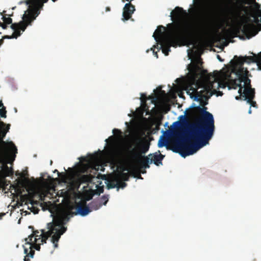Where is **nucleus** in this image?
<instances>
[{
  "instance_id": "2eb2a0df",
  "label": "nucleus",
  "mask_w": 261,
  "mask_h": 261,
  "mask_svg": "<svg viewBox=\"0 0 261 261\" xmlns=\"http://www.w3.org/2000/svg\"><path fill=\"white\" fill-rule=\"evenodd\" d=\"M147 156L149 158L150 164L153 163L155 165L159 166L162 164L165 155L162 154L159 150L158 152L150 153Z\"/></svg>"
},
{
  "instance_id": "c03bdc74",
  "label": "nucleus",
  "mask_w": 261,
  "mask_h": 261,
  "mask_svg": "<svg viewBox=\"0 0 261 261\" xmlns=\"http://www.w3.org/2000/svg\"><path fill=\"white\" fill-rule=\"evenodd\" d=\"M217 59L221 62H222L223 61V59H222V58H221V57L219 55H217Z\"/></svg>"
},
{
  "instance_id": "473e14b6",
  "label": "nucleus",
  "mask_w": 261,
  "mask_h": 261,
  "mask_svg": "<svg viewBox=\"0 0 261 261\" xmlns=\"http://www.w3.org/2000/svg\"><path fill=\"white\" fill-rule=\"evenodd\" d=\"M256 59L257 61V65L258 66V63H261V51L258 53L257 55H256Z\"/></svg>"
},
{
  "instance_id": "bb28decb",
  "label": "nucleus",
  "mask_w": 261,
  "mask_h": 261,
  "mask_svg": "<svg viewBox=\"0 0 261 261\" xmlns=\"http://www.w3.org/2000/svg\"><path fill=\"white\" fill-rule=\"evenodd\" d=\"M168 141V139L166 138L163 139L162 140H160L158 143L159 147H162L164 146H166L167 147V146H168L167 145Z\"/></svg>"
},
{
  "instance_id": "a19ab883",
  "label": "nucleus",
  "mask_w": 261,
  "mask_h": 261,
  "mask_svg": "<svg viewBox=\"0 0 261 261\" xmlns=\"http://www.w3.org/2000/svg\"><path fill=\"white\" fill-rule=\"evenodd\" d=\"M35 248L37 250H40V246L38 245H35Z\"/></svg>"
},
{
  "instance_id": "5701e85b",
  "label": "nucleus",
  "mask_w": 261,
  "mask_h": 261,
  "mask_svg": "<svg viewBox=\"0 0 261 261\" xmlns=\"http://www.w3.org/2000/svg\"><path fill=\"white\" fill-rule=\"evenodd\" d=\"M253 54L252 56H245L244 57L245 60V62L248 63H256L257 64L256 54Z\"/></svg>"
},
{
  "instance_id": "79ce46f5",
  "label": "nucleus",
  "mask_w": 261,
  "mask_h": 261,
  "mask_svg": "<svg viewBox=\"0 0 261 261\" xmlns=\"http://www.w3.org/2000/svg\"><path fill=\"white\" fill-rule=\"evenodd\" d=\"M30 203L32 204H37V201H34L33 199H30Z\"/></svg>"
},
{
  "instance_id": "e433bc0d",
  "label": "nucleus",
  "mask_w": 261,
  "mask_h": 261,
  "mask_svg": "<svg viewBox=\"0 0 261 261\" xmlns=\"http://www.w3.org/2000/svg\"><path fill=\"white\" fill-rule=\"evenodd\" d=\"M150 50H152L153 55L156 57L158 58V55L156 51H155L154 49H153L152 48H150Z\"/></svg>"
},
{
  "instance_id": "c756f323",
  "label": "nucleus",
  "mask_w": 261,
  "mask_h": 261,
  "mask_svg": "<svg viewBox=\"0 0 261 261\" xmlns=\"http://www.w3.org/2000/svg\"><path fill=\"white\" fill-rule=\"evenodd\" d=\"M195 7L196 11L198 12H201L203 10V5L201 3L199 2L196 4Z\"/></svg>"
},
{
  "instance_id": "58836bf2",
  "label": "nucleus",
  "mask_w": 261,
  "mask_h": 261,
  "mask_svg": "<svg viewBox=\"0 0 261 261\" xmlns=\"http://www.w3.org/2000/svg\"><path fill=\"white\" fill-rule=\"evenodd\" d=\"M29 249L28 248H24V253L26 254L25 256H28V254H29Z\"/></svg>"
},
{
  "instance_id": "f03ea898",
  "label": "nucleus",
  "mask_w": 261,
  "mask_h": 261,
  "mask_svg": "<svg viewBox=\"0 0 261 261\" xmlns=\"http://www.w3.org/2000/svg\"><path fill=\"white\" fill-rule=\"evenodd\" d=\"M191 79L190 83L187 85L186 90L191 98L194 94V100L202 103L206 101L213 83H217L218 86L224 88L226 86L229 89L231 88L230 74L221 71H214L213 73H208L207 71L203 69L198 64H194L190 69Z\"/></svg>"
},
{
  "instance_id": "f704fd0d",
  "label": "nucleus",
  "mask_w": 261,
  "mask_h": 261,
  "mask_svg": "<svg viewBox=\"0 0 261 261\" xmlns=\"http://www.w3.org/2000/svg\"><path fill=\"white\" fill-rule=\"evenodd\" d=\"M30 251L28 254V257H30L33 258L34 257V255L35 254V251L33 250L32 248L30 249Z\"/></svg>"
},
{
  "instance_id": "b1692460",
  "label": "nucleus",
  "mask_w": 261,
  "mask_h": 261,
  "mask_svg": "<svg viewBox=\"0 0 261 261\" xmlns=\"http://www.w3.org/2000/svg\"><path fill=\"white\" fill-rule=\"evenodd\" d=\"M115 181L117 182L118 190L119 188L123 189L127 186V184L126 182H125L124 181L121 180L120 179H119L118 178L115 179Z\"/></svg>"
},
{
  "instance_id": "39448f33",
  "label": "nucleus",
  "mask_w": 261,
  "mask_h": 261,
  "mask_svg": "<svg viewBox=\"0 0 261 261\" xmlns=\"http://www.w3.org/2000/svg\"><path fill=\"white\" fill-rule=\"evenodd\" d=\"M187 15V12L182 8L176 7L170 14L171 20L173 21H175V22L168 24L169 30L177 29L175 25L178 24L179 27L178 30L180 31H194L196 32L197 33V41H198L202 37L208 34L213 27L214 23L211 20L207 21L201 27L198 29L194 28L190 25H183L181 22Z\"/></svg>"
},
{
  "instance_id": "393cba45",
  "label": "nucleus",
  "mask_w": 261,
  "mask_h": 261,
  "mask_svg": "<svg viewBox=\"0 0 261 261\" xmlns=\"http://www.w3.org/2000/svg\"><path fill=\"white\" fill-rule=\"evenodd\" d=\"M86 161H87L89 163H93L97 162L98 160V156L96 154H91L90 155L88 159H85Z\"/></svg>"
},
{
  "instance_id": "37998d69",
  "label": "nucleus",
  "mask_w": 261,
  "mask_h": 261,
  "mask_svg": "<svg viewBox=\"0 0 261 261\" xmlns=\"http://www.w3.org/2000/svg\"><path fill=\"white\" fill-rule=\"evenodd\" d=\"M24 261H30V259L28 256H25L24 258Z\"/></svg>"
},
{
  "instance_id": "09e8293b",
  "label": "nucleus",
  "mask_w": 261,
  "mask_h": 261,
  "mask_svg": "<svg viewBox=\"0 0 261 261\" xmlns=\"http://www.w3.org/2000/svg\"><path fill=\"white\" fill-rule=\"evenodd\" d=\"M258 68L261 70V63H258Z\"/></svg>"
},
{
  "instance_id": "9b49d317",
  "label": "nucleus",
  "mask_w": 261,
  "mask_h": 261,
  "mask_svg": "<svg viewBox=\"0 0 261 261\" xmlns=\"http://www.w3.org/2000/svg\"><path fill=\"white\" fill-rule=\"evenodd\" d=\"M3 22L7 24H11V28L13 30V33L12 34V35L11 36H9V35H6V36H4L3 38V39H12V38H17L18 36H20L21 35V33H20V31H23L22 29L20 28V29H12V26L13 24H18V23H12V18H11L10 17H6V16H3L2 18ZM23 16L22 17V20L20 21L19 22V23H20V22H21L22 21H23Z\"/></svg>"
},
{
  "instance_id": "423d86ee",
  "label": "nucleus",
  "mask_w": 261,
  "mask_h": 261,
  "mask_svg": "<svg viewBox=\"0 0 261 261\" xmlns=\"http://www.w3.org/2000/svg\"><path fill=\"white\" fill-rule=\"evenodd\" d=\"M48 0H27L24 3L29 5L28 9L23 14V21L18 24H14L12 28L13 29H22L25 30L28 25H31L36 18L40 13V10L42 9L43 4L47 2ZM54 2L57 0H52Z\"/></svg>"
},
{
  "instance_id": "a18cd8bd",
  "label": "nucleus",
  "mask_w": 261,
  "mask_h": 261,
  "mask_svg": "<svg viewBox=\"0 0 261 261\" xmlns=\"http://www.w3.org/2000/svg\"><path fill=\"white\" fill-rule=\"evenodd\" d=\"M6 215L5 213H0V219H2V218Z\"/></svg>"
},
{
  "instance_id": "f8f14e48",
  "label": "nucleus",
  "mask_w": 261,
  "mask_h": 261,
  "mask_svg": "<svg viewBox=\"0 0 261 261\" xmlns=\"http://www.w3.org/2000/svg\"><path fill=\"white\" fill-rule=\"evenodd\" d=\"M75 208L76 211L73 212L74 213L73 214L74 215L80 214L82 216H85L91 212V210L90 209L89 206L86 205V202L85 201H81L76 203Z\"/></svg>"
},
{
  "instance_id": "4c0bfd02",
  "label": "nucleus",
  "mask_w": 261,
  "mask_h": 261,
  "mask_svg": "<svg viewBox=\"0 0 261 261\" xmlns=\"http://www.w3.org/2000/svg\"><path fill=\"white\" fill-rule=\"evenodd\" d=\"M116 132H117V133H118V134H121V131H120L119 129H116V128H114V129L113 130V133L114 134H115V133H116Z\"/></svg>"
},
{
  "instance_id": "4d7b16f0",
  "label": "nucleus",
  "mask_w": 261,
  "mask_h": 261,
  "mask_svg": "<svg viewBox=\"0 0 261 261\" xmlns=\"http://www.w3.org/2000/svg\"><path fill=\"white\" fill-rule=\"evenodd\" d=\"M245 72L247 73L248 72V71H247V70L246 69H245Z\"/></svg>"
},
{
  "instance_id": "49530a36",
  "label": "nucleus",
  "mask_w": 261,
  "mask_h": 261,
  "mask_svg": "<svg viewBox=\"0 0 261 261\" xmlns=\"http://www.w3.org/2000/svg\"><path fill=\"white\" fill-rule=\"evenodd\" d=\"M146 101V97L144 98H142L141 99V101H142V103H145Z\"/></svg>"
},
{
  "instance_id": "de8ad7c7",
  "label": "nucleus",
  "mask_w": 261,
  "mask_h": 261,
  "mask_svg": "<svg viewBox=\"0 0 261 261\" xmlns=\"http://www.w3.org/2000/svg\"><path fill=\"white\" fill-rule=\"evenodd\" d=\"M110 10H111V9H110V7H106V11L107 12L110 11Z\"/></svg>"
},
{
  "instance_id": "4468645a",
  "label": "nucleus",
  "mask_w": 261,
  "mask_h": 261,
  "mask_svg": "<svg viewBox=\"0 0 261 261\" xmlns=\"http://www.w3.org/2000/svg\"><path fill=\"white\" fill-rule=\"evenodd\" d=\"M135 11V6L130 3L126 4L123 8L122 20L125 21L129 19Z\"/></svg>"
},
{
  "instance_id": "cd10ccee",
  "label": "nucleus",
  "mask_w": 261,
  "mask_h": 261,
  "mask_svg": "<svg viewBox=\"0 0 261 261\" xmlns=\"http://www.w3.org/2000/svg\"><path fill=\"white\" fill-rule=\"evenodd\" d=\"M109 200V196L108 195H103L100 199V202L101 204L106 205L107 203Z\"/></svg>"
},
{
  "instance_id": "2f4dec72",
  "label": "nucleus",
  "mask_w": 261,
  "mask_h": 261,
  "mask_svg": "<svg viewBox=\"0 0 261 261\" xmlns=\"http://www.w3.org/2000/svg\"><path fill=\"white\" fill-rule=\"evenodd\" d=\"M6 113L7 111L5 107H3L2 109H0V116L1 117L6 118L7 116Z\"/></svg>"
},
{
  "instance_id": "6e6d98bb",
  "label": "nucleus",
  "mask_w": 261,
  "mask_h": 261,
  "mask_svg": "<svg viewBox=\"0 0 261 261\" xmlns=\"http://www.w3.org/2000/svg\"><path fill=\"white\" fill-rule=\"evenodd\" d=\"M142 173H146V170H144V171H142Z\"/></svg>"
},
{
  "instance_id": "a878e982",
  "label": "nucleus",
  "mask_w": 261,
  "mask_h": 261,
  "mask_svg": "<svg viewBox=\"0 0 261 261\" xmlns=\"http://www.w3.org/2000/svg\"><path fill=\"white\" fill-rule=\"evenodd\" d=\"M129 175L128 173H121L119 177V179H122L123 181H127L129 179Z\"/></svg>"
},
{
  "instance_id": "c85d7f7f",
  "label": "nucleus",
  "mask_w": 261,
  "mask_h": 261,
  "mask_svg": "<svg viewBox=\"0 0 261 261\" xmlns=\"http://www.w3.org/2000/svg\"><path fill=\"white\" fill-rule=\"evenodd\" d=\"M34 238V234H31L29 236L28 238L25 239V241L27 242V244L30 245L29 249H31L32 247V242H33V239Z\"/></svg>"
},
{
  "instance_id": "052dcab7",
  "label": "nucleus",
  "mask_w": 261,
  "mask_h": 261,
  "mask_svg": "<svg viewBox=\"0 0 261 261\" xmlns=\"http://www.w3.org/2000/svg\"><path fill=\"white\" fill-rule=\"evenodd\" d=\"M23 3V2H20V4H22V3Z\"/></svg>"
},
{
  "instance_id": "f257e3e1",
  "label": "nucleus",
  "mask_w": 261,
  "mask_h": 261,
  "mask_svg": "<svg viewBox=\"0 0 261 261\" xmlns=\"http://www.w3.org/2000/svg\"><path fill=\"white\" fill-rule=\"evenodd\" d=\"M196 109L203 114L196 123H190L184 116V119L174 122V128L168 133L169 137L178 139L167 146V149L179 153L185 158L196 152L199 149L208 144L215 131V121L213 115L206 111V107L198 106Z\"/></svg>"
},
{
  "instance_id": "ea45409f",
  "label": "nucleus",
  "mask_w": 261,
  "mask_h": 261,
  "mask_svg": "<svg viewBox=\"0 0 261 261\" xmlns=\"http://www.w3.org/2000/svg\"><path fill=\"white\" fill-rule=\"evenodd\" d=\"M140 140H141L140 138L137 137V138H135L134 142L135 143H137L138 142L140 141Z\"/></svg>"
},
{
  "instance_id": "4be33fe9",
  "label": "nucleus",
  "mask_w": 261,
  "mask_h": 261,
  "mask_svg": "<svg viewBox=\"0 0 261 261\" xmlns=\"http://www.w3.org/2000/svg\"><path fill=\"white\" fill-rule=\"evenodd\" d=\"M89 207L90 210H91V211L93 210H98L101 206V204L99 203L98 201H92L91 202H90L89 204Z\"/></svg>"
},
{
  "instance_id": "0eeeda50",
  "label": "nucleus",
  "mask_w": 261,
  "mask_h": 261,
  "mask_svg": "<svg viewBox=\"0 0 261 261\" xmlns=\"http://www.w3.org/2000/svg\"><path fill=\"white\" fill-rule=\"evenodd\" d=\"M231 6L228 10V19L234 21H240L244 18L243 14V8L244 7L239 4V0H227Z\"/></svg>"
},
{
  "instance_id": "7c9ffc66",
  "label": "nucleus",
  "mask_w": 261,
  "mask_h": 261,
  "mask_svg": "<svg viewBox=\"0 0 261 261\" xmlns=\"http://www.w3.org/2000/svg\"><path fill=\"white\" fill-rule=\"evenodd\" d=\"M58 175L61 177V180L63 182H66L67 176L65 173H61L58 172Z\"/></svg>"
},
{
  "instance_id": "3c124183",
  "label": "nucleus",
  "mask_w": 261,
  "mask_h": 261,
  "mask_svg": "<svg viewBox=\"0 0 261 261\" xmlns=\"http://www.w3.org/2000/svg\"><path fill=\"white\" fill-rule=\"evenodd\" d=\"M218 92H219V94L218 95H220V96L222 95L223 93L222 92L219 91Z\"/></svg>"
},
{
  "instance_id": "72a5a7b5",
  "label": "nucleus",
  "mask_w": 261,
  "mask_h": 261,
  "mask_svg": "<svg viewBox=\"0 0 261 261\" xmlns=\"http://www.w3.org/2000/svg\"><path fill=\"white\" fill-rule=\"evenodd\" d=\"M109 188H117V182H111L109 185H108Z\"/></svg>"
},
{
  "instance_id": "412c9836",
  "label": "nucleus",
  "mask_w": 261,
  "mask_h": 261,
  "mask_svg": "<svg viewBox=\"0 0 261 261\" xmlns=\"http://www.w3.org/2000/svg\"><path fill=\"white\" fill-rule=\"evenodd\" d=\"M143 160L140 161V166L141 168L144 169L150 167L149 164L150 163L149 158L147 156L142 157Z\"/></svg>"
},
{
  "instance_id": "603ef678",
  "label": "nucleus",
  "mask_w": 261,
  "mask_h": 261,
  "mask_svg": "<svg viewBox=\"0 0 261 261\" xmlns=\"http://www.w3.org/2000/svg\"><path fill=\"white\" fill-rule=\"evenodd\" d=\"M2 107L3 108V107H4L3 106V103L2 102V101H0V107Z\"/></svg>"
},
{
  "instance_id": "a211bd4d",
  "label": "nucleus",
  "mask_w": 261,
  "mask_h": 261,
  "mask_svg": "<svg viewBox=\"0 0 261 261\" xmlns=\"http://www.w3.org/2000/svg\"><path fill=\"white\" fill-rule=\"evenodd\" d=\"M92 176L90 174L79 175L76 179V183L80 185L83 183L90 182L92 181Z\"/></svg>"
},
{
  "instance_id": "6e6552de",
  "label": "nucleus",
  "mask_w": 261,
  "mask_h": 261,
  "mask_svg": "<svg viewBox=\"0 0 261 261\" xmlns=\"http://www.w3.org/2000/svg\"><path fill=\"white\" fill-rule=\"evenodd\" d=\"M238 75V79H235L233 81H237V84H242L243 82L244 84L243 86L244 88L243 90V95H247V94H251L252 97L253 96V93H255L254 88L251 87V80L246 75H242L241 74Z\"/></svg>"
},
{
  "instance_id": "9d476101",
  "label": "nucleus",
  "mask_w": 261,
  "mask_h": 261,
  "mask_svg": "<svg viewBox=\"0 0 261 261\" xmlns=\"http://www.w3.org/2000/svg\"><path fill=\"white\" fill-rule=\"evenodd\" d=\"M242 23L238 29L237 32L239 33L240 31L241 30L242 33L246 36V37L249 39L252 36L256 35L258 32L260 31V29L258 30L253 24L250 23H245L241 29Z\"/></svg>"
},
{
  "instance_id": "8fccbe9b",
  "label": "nucleus",
  "mask_w": 261,
  "mask_h": 261,
  "mask_svg": "<svg viewBox=\"0 0 261 261\" xmlns=\"http://www.w3.org/2000/svg\"><path fill=\"white\" fill-rule=\"evenodd\" d=\"M4 40L3 39L0 40V46L3 43Z\"/></svg>"
},
{
  "instance_id": "5fc2aeb1",
  "label": "nucleus",
  "mask_w": 261,
  "mask_h": 261,
  "mask_svg": "<svg viewBox=\"0 0 261 261\" xmlns=\"http://www.w3.org/2000/svg\"><path fill=\"white\" fill-rule=\"evenodd\" d=\"M160 90H161V92L162 93H165V91H162L161 89H160Z\"/></svg>"
},
{
  "instance_id": "20e7f679",
  "label": "nucleus",
  "mask_w": 261,
  "mask_h": 261,
  "mask_svg": "<svg viewBox=\"0 0 261 261\" xmlns=\"http://www.w3.org/2000/svg\"><path fill=\"white\" fill-rule=\"evenodd\" d=\"M74 208L73 205H70L68 211L54 219L53 221L47 224L48 230L42 231V242L46 243V240L51 236V241L55 248L58 246V242L61 237L67 230V227L64 225L70 220V217L74 215L72 210Z\"/></svg>"
},
{
  "instance_id": "bf43d9fd",
  "label": "nucleus",
  "mask_w": 261,
  "mask_h": 261,
  "mask_svg": "<svg viewBox=\"0 0 261 261\" xmlns=\"http://www.w3.org/2000/svg\"><path fill=\"white\" fill-rule=\"evenodd\" d=\"M258 21H259V20L258 19H257L256 22H258Z\"/></svg>"
},
{
  "instance_id": "1a4fd4ad",
  "label": "nucleus",
  "mask_w": 261,
  "mask_h": 261,
  "mask_svg": "<svg viewBox=\"0 0 261 261\" xmlns=\"http://www.w3.org/2000/svg\"><path fill=\"white\" fill-rule=\"evenodd\" d=\"M149 148V143L145 141H140L137 148L134 147L129 151V156L133 159L140 158L141 154L145 153Z\"/></svg>"
},
{
  "instance_id": "7ed1b4c3",
  "label": "nucleus",
  "mask_w": 261,
  "mask_h": 261,
  "mask_svg": "<svg viewBox=\"0 0 261 261\" xmlns=\"http://www.w3.org/2000/svg\"><path fill=\"white\" fill-rule=\"evenodd\" d=\"M177 29L168 30L166 36L162 38L160 43L163 53L168 56L171 46H176L179 43L183 45H193L197 42V33L194 31H180L179 25H175Z\"/></svg>"
},
{
  "instance_id": "13d9d810",
  "label": "nucleus",
  "mask_w": 261,
  "mask_h": 261,
  "mask_svg": "<svg viewBox=\"0 0 261 261\" xmlns=\"http://www.w3.org/2000/svg\"><path fill=\"white\" fill-rule=\"evenodd\" d=\"M55 172H57L58 173L59 172H58V171L57 170H55Z\"/></svg>"
},
{
  "instance_id": "6ab92c4d",
  "label": "nucleus",
  "mask_w": 261,
  "mask_h": 261,
  "mask_svg": "<svg viewBox=\"0 0 261 261\" xmlns=\"http://www.w3.org/2000/svg\"><path fill=\"white\" fill-rule=\"evenodd\" d=\"M231 88L234 89H237L238 87L239 88V89L238 90V93L240 94L239 96H237L236 97V99L237 100H239L241 99V96L243 97V87L242 84H237V81H232L231 82Z\"/></svg>"
},
{
  "instance_id": "f3484780",
  "label": "nucleus",
  "mask_w": 261,
  "mask_h": 261,
  "mask_svg": "<svg viewBox=\"0 0 261 261\" xmlns=\"http://www.w3.org/2000/svg\"><path fill=\"white\" fill-rule=\"evenodd\" d=\"M165 29L166 28L163 25L158 27L153 35V37L157 42L160 41L161 38L163 37L162 36L163 35L164 31Z\"/></svg>"
},
{
  "instance_id": "ddd939ff",
  "label": "nucleus",
  "mask_w": 261,
  "mask_h": 261,
  "mask_svg": "<svg viewBox=\"0 0 261 261\" xmlns=\"http://www.w3.org/2000/svg\"><path fill=\"white\" fill-rule=\"evenodd\" d=\"M235 60H231L230 63L232 64L234 68L239 66V69L237 70L236 74L237 75H240L244 72V68L242 67L245 62V60L243 57H238L237 56H234V58Z\"/></svg>"
},
{
  "instance_id": "c9c22d12",
  "label": "nucleus",
  "mask_w": 261,
  "mask_h": 261,
  "mask_svg": "<svg viewBox=\"0 0 261 261\" xmlns=\"http://www.w3.org/2000/svg\"><path fill=\"white\" fill-rule=\"evenodd\" d=\"M7 24L4 23V22H0V27H1L3 29H6L7 28Z\"/></svg>"
},
{
  "instance_id": "864d4df0",
  "label": "nucleus",
  "mask_w": 261,
  "mask_h": 261,
  "mask_svg": "<svg viewBox=\"0 0 261 261\" xmlns=\"http://www.w3.org/2000/svg\"><path fill=\"white\" fill-rule=\"evenodd\" d=\"M249 114H251V107L250 108V109H249Z\"/></svg>"
},
{
  "instance_id": "aec40b11",
  "label": "nucleus",
  "mask_w": 261,
  "mask_h": 261,
  "mask_svg": "<svg viewBox=\"0 0 261 261\" xmlns=\"http://www.w3.org/2000/svg\"><path fill=\"white\" fill-rule=\"evenodd\" d=\"M243 97L244 98V100H246L247 103H249L251 106L253 107H257V104L255 101H253V99L255 97V93H253V96L252 97L251 94H247V95L243 96Z\"/></svg>"
},
{
  "instance_id": "dca6fc26",
  "label": "nucleus",
  "mask_w": 261,
  "mask_h": 261,
  "mask_svg": "<svg viewBox=\"0 0 261 261\" xmlns=\"http://www.w3.org/2000/svg\"><path fill=\"white\" fill-rule=\"evenodd\" d=\"M13 174V171L12 168H9L6 164H4L2 166V169L0 170L1 177L5 178Z\"/></svg>"
}]
</instances>
